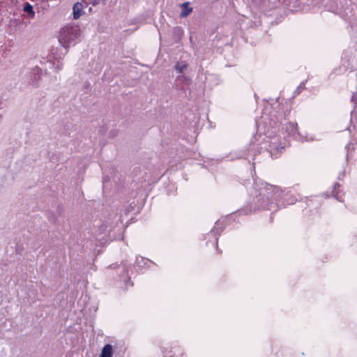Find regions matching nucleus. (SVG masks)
<instances>
[{"instance_id":"obj_1","label":"nucleus","mask_w":357,"mask_h":357,"mask_svg":"<svg viewBox=\"0 0 357 357\" xmlns=\"http://www.w3.org/2000/svg\"><path fill=\"white\" fill-rule=\"evenodd\" d=\"M81 36V29L77 24H68L62 27L59 32V41L65 48L75 45Z\"/></svg>"},{"instance_id":"obj_5","label":"nucleus","mask_w":357,"mask_h":357,"mask_svg":"<svg viewBox=\"0 0 357 357\" xmlns=\"http://www.w3.org/2000/svg\"><path fill=\"white\" fill-rule=\"evenodd\" d=\"M286 130L287 132L293 136H295V135L297 133V125L294 123H289L286 126Z\"/></svg>"},{"instance_id":"obj_4","label":"nucleus","mask_w":357,"mask_h":357,"mask_svg":"<svg viewBox=\"0 0 357 357\" xmlns=\"http://www.w3.org/2000/svg\"><path fill=\"white\" fill-rule=\"evenodd\" d=\"M181 12L180 13V17H185L190 15L192 11V8L189 6V3L185 2L181 5Z\"/></svg>"},{"instance_id":"obj_2","label":"nucleus","mask_w":357,"mask_h":357,"mask_svg":"<svg viewBox=\"0 0 357 357\" xmlns=\"http://www.w3.org/2000/svg\"><path fill=\"white\" fill-rule=\"evenodd\" d=\"M73 18L75 20L79 19L83 14V5L82 3L77 2L74 4L73 8Z\"/></svg>"},{"instance_id":"obj_6","label":"nucleus","mask_w":357,"mask_h":357,"mask_svg":"<svg viewBox=\"0 0 357 357\" xmlns=\"http://www.w3.org/2000/svg\"><path fill=\"white\" fill-rule=\"evenodd\" d=\"M187 67V64L182 61V62H178L176 64L175 66V70L178 72V73H182Z\"/></svg>"},{"instance_id":"obj_7","label":"nucleus","mask_w":357,"mask_h":357,"mask_svg":"<svg viewBox=\"0 0 357 357\" xmlns=\"http://www.w3.org/2000/svg\"><path fill=\"white\" fill-rule=\"evenodd\" d=\"M24 12L29 13L31 15V17H33L35 15V13L33 10V7L29 3H26V5L24 6Z\"/></svg>"},{"instance_id":"obj_8","label":"nucleus","mask_w":357,"mask_h":357,"mask_svg":"<svg viewBox=\"0 0 357 357\" xmlns=\"http://www.w3.org/2000/svg\"><path fill=\"white\" fill-rule=\"evenodd\" d=\"M105 1V0H92L91 3L93 4V6H96L101 2H104Z\"/></svg>"},{"instance_id":"obj_3","label":"nucleus","mask_w":357,"mask_h":357,"mask_svg":"<svg viewBox=\"0 0 357 357\" xmlns=\"http://www.w3.org/2000/svg\"><path fill=\"white\" fill-rule=\"evenodd\" d=\"M113 348L111 344H106L102 349L99 357H112Z\"/></svg>"}]
</instances>
